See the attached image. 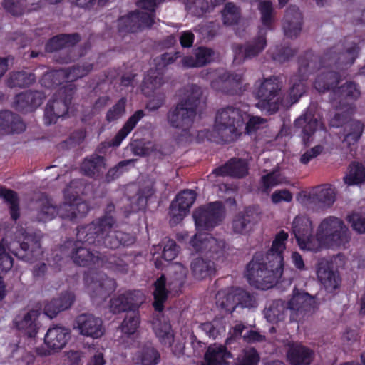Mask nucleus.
Returning a JSON list of instances; mask_svg holds the SVG:
<instances>
[{
  "label": "nucleus",
  "mask_w": 365,
  "mask_h": 365,
  "mask_svg": "<svg viewBox=\"0 0 365 365\" xmlns=\"http://www.w3.org/2000/svg\"><path fill=\"white\" fill-rule=\"evenodd\" d=\"M41 237L36 232L29 233L24 229L18 230L8 245L9 251L18 259L32 263L43 255Z\"/></svg>",
  "instance_id": "0eeeda50"
},
{
  "label": "nucleus",
  "mask_w": 365,
  "mask_h": 365,
  "mask_svg": "<svg viewBox=\"0 0 365 365\" xmlns=\"http://www.w3.org/2000/svg\"><path fill=\"white\" fill-rule=\"evenodd\" d=\"M267 31L264 28H259L255 36L245 43H237L232 46L234 63L241 64L245 61L258 56L266 48Z\"/></svg>",
  "instance_id": "f8f14e48"
},
{
  "label": "nucleus",
  "mask_w": 365,
  "mask_h": 365,
  "mask_svg": "<svg viewBox=\"0 0 365 365\" xmlns=\"http://www.w3.org/2000/svg\"><path fill=\"white\" fill-rule=\"evenodd\" d=\"M160 70L158 67L148 70L143 79V85L151 90L160 88L164 83L163 73Z\"/></svg>",
  "instance_id": "13d9d810"
},
{
  "label": "nucleus",
  "mask_w": 365,
  "mask_h": 365,
  "mask_svg": "<svg viewBox=\"0 0 365 365\" xmlns=\"http://www.w3.org/2000/svg\"><path fill=\"white\" fill-rule=\"evenodd\" d=\"M140 318L139 312L127 313L122 322L120 329L125 336H133L139 328Z\"/></svg>",
  "instance_id": "8fccbe9b"
},
{
  "label": "nucleus",
  "mask_w": 365,
  "mask_h": 365,
  "mask_svg": "<svg viewBox=\"0 0 365 365\" xmlns=\"http://www.w3.org/2000/svg\"><path fill=\"white\" fill-rule=\"evenodd\" d=\"M144 301V295L140 290L126 291L110 299V309L115 314L139 312Z\"/></svg>",
  "instance_id": "a211bd4d"
},
{
  "label": "nucleus",
  "mask_w": 365,
  "mask_h": 365,
  "mask_svg": "<svg viewBox=\"0 0 365 365\" xmlns=\"http://www.w3.org/2000/svg\"><path fill=\"white\" fill-rule=\"evenodd\" d=\"M98 267H104L114 272L125 274L128 271V264L116 255H101Z\"/></svg>",
  "instance_id": "37998d69"
},
{
  "label": "nucleus",
  "mask_w": 365,
  "mask_h": 365,
  "mask_svg": "<svg viewBox=\"0 0 365 365\" xmlns=\"http://www.w3.org/2000/svg\"><path fill=\"white\" fill-rule=\"evenodd\" d=\"M258 9L261 15V22L262 26L267 31L274 30L275 18L274 15L273 4L270 1L264 0L259 2Z\"/></svg>",
  "instance_id": "49530a36"
},
{
  "label": "nucleus",
  "mask_w": 365,
  "mask_h": 365,
  "mask_svg": "<svg viewBox=\"0 0 365 365\" xmlns=\"http://www.w3.org/2000/svg\"><path fill=\"white\" fill-rule=\"evenodd\" d=\"M145 115L143 110H136L130 115L115 137L109 143V146L118 147L128 135L135 128L138 122Z\"/></svg>",
  "instance_id": "4c0bfd02"
},
{
  "label": "nucleus",
  "mask_w": 365,
  "mask_h": 365,
  "mask_svg": "<svg viewBox=\"0 0 365 365\" xmlns=\"http://www.w3.org/2000/svg\"><path fill=\"white\" fill-rule=\"evenodd\" d=\"M26 129L20 116L9 110L0 111V132L4 134L21 133Z\"/></svg>",
  "instance_id": "473e14b6"
},
{
  "label": "nucleus",
  "mask_w": 365,
  "mask_h": 365,
  "mask_svg": "<svg viewBox=\"0 0 365 365\" xmlns=\"http://www.w3.org/2000/svg\"><path fill=\"white\" fill-rule=\"evenodd\" d=\"M63 83H69L67 80L66 71L65 69L55 70L44 74L41 79V83L46 88H55Z\"/></svg>",
  "instance_id": "3c124183"
},
{
  "label": "nucleus",
  "mask_w": 365,
  "mask_h": 365,
  "mask_svg": "<svg viewBox=\"0 0 365 365\" xmlns=\"http://www.w3.org/2000/svg\"><path fill=\"white\" fill-rule=\"evenodd\" d=\"M317 246L329 249H345L351 235L344 221L335 216H328L319 223L316 231Z\"/></svg>",
  "instance_id": "423d86ee"
},
{
  "label": "nucleus",
  "mask_w": 365,
  "mask_h": 365,
  "mask_svg": "<svg viewBox=\"0 0 365 365\" xmlns=\"http://www.w3.org/2000/svg\"><path fill=\"white\" fill-rule=\"evenodd\" d=\"M242 75L237 73L225 71L217 79L211 82L212 88L228 95H235L240 88Z\"/></svg>",
  "instance_id": "5701e85b"
},
{
  "label": "nucleus",
  "mask_w": 365,
  "mask_h": 365,
  "mask_svg": "<svg viewBox=\"0 0 365 365\" xmlns=\"http://www.w3.org/2000/svg\"><path fill=\"white\" fill-rule=\"evenodd\" d=\"M244 120L240 108L227 106L217 110L213 126V136L217 143L237 141L243 133Z\"/></svg>",
  "instance_id": "39448f33"
},
{
  "label": "nucleus",
  "mask_w": 365,
  "mask_h": 365,
  "mask_svg": "<svg viewBox=\"0 0 365 365\" xmlns=\"http://www.w3.org/2000/svg\"><path fill=\"white\" fill-rule=\"evenodd\" d=\"M287 356L292 365H309L312 361L313 351L302 344H292Z\"/></svg>",
  "instance_id": "e433bc0d"
},
{
  "label": "nucleus",
  "mask_w": 365,
  "mask_h": 365,
  "mask_svg": "<svg viewBox=\"0 0 365 365\" xmlns=\"http://www.w3.org/2000/svg\"><path fill=\"white\" fill-rule=\"evenodd\" d=\"M319 126V121L314 115L307 112L294 121V127L300 129V135L304 145H309Z\"/></svg>",
  "instance_id": "c756f323"
},
{
  "label": "nucleus",
  "mask_w": 365,
  "mask_h": 365,
  "mask_svg": "<svg viewBox=\"0 0 365 365\" xmlns=\"http://www.w3.org/2000/svg\"><path fill=\"white\" fill-rule=\"evenodd\" d=\"M303 25V16L299 7L289 6L285 11L283 21L284 35L290 38H297L301 33Z\"/></svg>",
  "instance_id": "4be33fe9"
},
{
  "label": "nucleus",
  "mask_w": 365,
  "mask_h": 365,
  "mask_svg": "<svg viewBox=\"0 0 365 365\" xmlns=\"http://www.w3.org/2000/svg\"><path fill=\"white\" fill-rule=\"evenodd\" d=\"M190 245L196 252H201L205 257L219 261L225 257L226 242L217 240L208 234L197 233L190 240Z\"/></svg>",
  "instance_id": "4468645a"
},
{
  "label": "nucleus",
  "mask_w": 365,
  "mask_h": 365,
  "mask_svg": "<svg viewBox=\"0 0 365 365\" xmlns=\"http://www.w3.org/2000/svg\"><path fill=\"white\" fill-rule=\"evenodd\" d=\"M160 359V354L154 347L148 345L143 346L140 354L143 365H156Z\"/></svg>",
  "instance_id": "69168bd1"
},
{
  "label": "nucleus",
  "mask_w": 365,
  "mask_h": 365,
  "mask_svg": "<svg viewBox=\"0 0 365 365\" xmlns=\"http://www.w3.org/2000/svg\"><path fill=\"white\" fill-rule=\"evenodd\" d=\"M127 100L125 97L120 98L106 113V120L111 123L120 119L125 113Z\"/></svg>",
  "instance_id": "680f3d73"
},
{
  "label": "nucleus",
  "mask_w": 365,
  "mask_h": 365,
  "mask_svg": "<svg viewBox=\"0 0 365 365\" xmlns=\"http://www.w3.org/2000/svg\"><path fill=\"white\" fill-rule=\"evenodd\" d=\"M93 245L96 247H104L103 243L96 244L89 243L83 239L78 237V232L76 233V240H68L67 246L68 251L69 258L73 262L80 267H98V262L101 261L100 255H96L88 248L84 246V244Z\"/></svg>",
  "instance_id": "ddd939ff"
},
{
  "label": "nucleus",
  "mask_w": 365,
  "mask_h": 365,
  "mask_svg": "<svg viewBox=\"0 0 365 365\" xmlns=\"http://www.w3.org/2000/svg\"><path fill=\"white\" fill-rule=\"evenodd\" d=\"M288 233L280 230L274 237L265 257L256 252L247 265L245 276L249 284L257 289H268L278 282L284 270V252Z\"/></svg>",
  "instance_id": "f03ea898"
},
{
  "label": "nucleus",
  "mask_w": 365,
  "mask_h": 365,
  "mask_svg": "<svg viewBox=\"0 0 365 365\" xmlns=\"http://www.w3.org/2000/svg\"><path fill=\"white\" fill-rule=\"evenodd\" d=\"M313 56V53L310 51L305 52L303 56L299 58V68L297 75L292 76L289 89V95L292 99L297 102L306 91V82L309 76L312 73L318 66L314 63L312 59L307 62V58ZM320 66H319V68Z\"/></svg>",
  "instance_id": "2eb2a0df"
},
{
  "label": "nucleus",
  "mask_w": 365,
  "mask_h": 365,
  "mask_svg": "<svg viewBox=\"0 0 365 365\" xmlns=\"http://www.w3.org/2000/svg\"><path fill=\"white\" fill-rule=\"evenodd\" d=\"M93 63H86L83 65H74L71 67L65 69L66 71L67 80H68L69 81L68 84H73V81L86 76L93 70Z\"/></svg>",
  "instance_id": "bf43d9fd"
},
{
  "label": "nucleus",
  "mask_w": 365,
  "mask_h": 365,
  "mask_svg": "<svg viewBox=\"0 0 365 365\" xmlns=\"http://www.w3.org/2000/svg\"><path fill=\"white\" fill-rule=\"evenodd\" d=\"M138 23H137L133 11L128 15L120 16L118 19V29L120 33H135L138 30Z\"/></svg>",
  "instance_id": "052dcab7"
},
{
  "label": "nucleus",
  "mask_w": 365,
  "mask_h": 365,
  "mask_svg": "<svg viewBox=\"0 0 365 365\" xmlns=\"http://www.w3.org/2000/svg\"><path fill=\"white\" fill-rule=\"evenodd\" d=\"M179 246L173 240H168L163 247L161 259L157 257L155 262V266L158 269H163L165 264L163 260L169 262L173 260L179 252Z\"/></svg>",
  "instance_id": "864d4df0"
},
{
  "label": "nucleus",
  "mask_w": 365,
  "mask_h": 365,
  "mask_svg": "<svg viewBox=\"0 0 365 365\" xmlns=\"http://www.w3.org/2000/svg\"><path fill=\"white\" fill-rule=\"evenodd\" d=\"M281 88L278 77L265 78L254 92L255 98L259 100L256 106L269 115L277 113L282 103Z\"/></svg>",
  "instance_id": "6e6552de"
},
{
  "label": "nucleus",
  "mask_w": 365,
  "mask_h": 365,
  "mask_svg": "<svg viewBox=\"0 0 365 365\" xmlns=\"http://www.w3.org/2000/svg\"><path fill=\"white\" fill-rule=\"evenodd\" d=\"M133 161V160H121L114 167L110 168L105 175V181L110 182L118 179L124 172L128 170L127 166Z\"/></svg>",
  "instance_id": "338daca9"
},
{
  "label": "nucleus",
  "mask_w": 365,
  "mask_h": 365,
  "mask_svg": "<svg viewBox=\"0 0 365 365\" xmlns=\"http://www.w3.org/2000/svg\"><path fill=\"white\" fill-rule=\"evenodd\" d=\"M292 231L294 235L299 247L302 250L316 251V237L313 235L312 222L305 215H297L292 224Z\"/></svg>",
  "instance_id": "dca6fc26"
},
{
  "label": "nucleus",
  "mask_w": 365,
  "mask_h": 365,
  "mask_svg": "<svg viewBox=\"0 0 365 365\" xmlns=\"http://www.w3.org/2000/svg\"><path fill=\"white\" fill-rule=\"evenodd\" d=\"M106 161L104 156L93 153L83 159L81 165V170L86 176L98 178L102 176L106 168Z\"/></svg>",
  "instance_id": "7c9ffc66"
},
{
  "label": "nucleus",
  "mask_w": 365,
  "mask_h": 365,
  "mask_svg": "<svg viewBox=\"0 0 365 365\" xmlns=\"http://www.w3.org/2000/svg\"><path fill=\"white\" fill-rule=\"evenodd\" d=\"M78 333L93 339L101 338L105 333V328L101 318L91 314H81L75 320V327Z\"/></svg>",
  "instance_id": "aec40b11"
},
{
  "label": "nucleus",
  "mask_w": 365,
  "mask_h": 365,
  "mask_svg": "<svg viewBox=\"0 0 365 365\" xmlns=\"http://www.w3.org/2000/svg\"><path fill=\"white\" fill-rule=\"evenodd\" d=\"M288 311H289V308H288L285 300L276 299L266 309L264 314L269 322L274 323L283 321Z\"/></svg>",
  "instance_id": "a18cd8bd"
},
{
  "label": "nucleus",
  "mask_w": 365,
  "mask_h": 365,
  "mask_svg": "<svg viewBox=\"0 0 365 365\" xmlns=\"http://www.w3.org/2000/svg\"><path fill=\"white\" fill-rule=\"evenodd\" d=\"M349 175L344 178L347 185H357L365 181V167L359 163L354 162L350 166Z\"/></svg>",
  "instance_id": "6e6d98bb"
},
{
  "label": "nucleus",
  "mask_w": 365,
  "mask_h": 365,
  "mask_svg": "<svg viewBox=\"0 0 365 365\" xmlns=\"http://www.w3.org/2000/svg\"><path fill=\"white\" fill-rule=\"evenodd\" d=\"M166 277L162 274L154 282V291L153 307L156 312H162L164 309V304L168 297V291L166 289Z\"/></svg>",
  "instance_id": "79ce46f5"
},
{
  "label": "nucleus",
  "mask_w": 365,
  "mask_h": 365,
  "mask_svg": "<svg viewBox=\"0 0 365 365\" xmlns=\"http://www.w3.org/2000/svg\"><path fill=\"white\" fill-rule=\"evenodd\" d=\"M237 288L220 290L217 292V304L226 313L232 314L237 307Z\"/></svg>",
  "instance_id": "c03bdc74"
},
{
  "label": "nucleus",
  "mask_w": 365,
  "mask_h": 365,
  "mask_svg": "<svg viewBox=\"0 0 365 365\" xmlns=\"http://www.w3.org/2000/svg\"><path fill=\"white\" fill-rule=\"evenodd\" d=\"M35 75L27 71H15L10 74L7 80V86L9 88L29 87L35 82Z\"/></svg>",
  "instance_id": "09e8293b"
},
{
  "label": "nucleus",
  "mask_w": 365,
  "mask_h": 365,
  "mask_svg": "<svg viewBox=\"0 0 365 365\" xmlns=\"http://www.w3.org/2000/svg\"><path fill=\"white\" fill-rule=\"evenodd\" d=\"M197 194L192 190H184L179 192L170 205V222L178 224L189 213L196 200Z\"/></svg>",
  "instance_id": "6ab92c4d"
},
{
  "label": "nucleus",
  "mask_w": 365,
  "mask_h": 365,
  "mask_svg": "<svg viewBox=\"0 0 365 365\" xmlns=\"http://www.w3.org/2000/svg\"><path fill=\"white\" fill-rule=\"evenodd\" d=\"M202 91L197 85L190 87V93L168 111L166 118L173 128L187 131L192 127L200 103Z\"/></svg>",
  "instance_id": "20e7f679"
},
{
  "label": "nucleus",
  "mask_w": 365,
  "mask_h": 365,
  "mask_svg": "<svg viewBox=\"0 0 365 365\" xmlns=\"http://www.w3.org/2000/svg\"><path fill=\"white\" fill-rule=\"evenodd\" d=\"M0 197L9 205V212L13 220L16 221L20 217L19 200L17 193L4 187L0 188Z\"/></svg>",
  "instance_id": "de8ad7c7"
},
{
  "label": "nucleus",
  "mask_w": 365,
  "mask_h": 365,
  "mask_svg": "<svg viewBox=\"0 0 365 365\" xmlns=\"http://www.w3.org/2000/svg\"><path fill=\"white\" fill-rule=\"evenodd\" d=\"M312 297L307 292H300L297 289L293 291L292 297L287 302L290 312V319L298 321L312 309Z\"/></svg>",
  "instance_id": "412c9836"
},
{
  "label": "nucleus",
  "mask_w": 365,
  "mask_h": 365,
  "mask_svg": "<svg viewBox=\"0 0 365 365\" xmlns=\"http://www.w3.org/2000/svg\"><path fill=\"white\" fill-rule=\"evenodd\" d=\"M39 315V310L31 309L24 315L18 314L13 322L17 329L23 331L28 337L34 338L38 331L37 320Z\"/></svg>",
  "instance_id": "393cba45"
},
{
  "label": "nucleus",
  "mask_w": 365,
  "mask_h": 365,
  "mask_svg": "<svg viewBox=\"0 0 365 365\" xmlns=\"http://www.w3.org/2000/svg\"><path fill=\"white\" fill-rule=\"evenodd\" d=\"M352 37L346 36L336 45L327 49L324 54L319 57L313 53V56L308 57L307 62L313 60L319 68L315 70L324 68L316 77L314 82V88L319 93L331 91L332 96L333 89L338 86L341 79V75L337 71H344L351 66L358 58L360 52L359 44L361 41L352 40Z\"/></svg>",
  "instance_id": "f257e3e1"
},
{
  "label": "nucleus",
  "mask_w": 365,
  "mask_h": 365,
  "mask_svg": "<svg viewBox=\"0 0 365 365\" xmlns=\"http://www.w3.org/2000/svg\"><path fill=\"white\" fill-rule=\"evenodd\" d=\"M192 217L198 232L211 231L222 222L225 207L220 201L209 202L196 208Z\"/></svg>",
  "instance_id": "9d476101"
},
{
  "label": "nucleus",
  "mask_w": 365,
  "mask_h": 365,
  "mask_svg": "<svg viewBox=\"0 0 365 365\" xmlns=\"http://www.w3.org/2000/svg\"><path fill=\"white\" fill-rule=\"evenodd\" d=\"M248 173L247 163L239 158H232L224 165L215 168L212 174L216 176H230L236 178H242Z\"/></svg>",
  "instance_id": "b1692460"
},
{
  "label": "nucleus",
  "mask_w": 365,
  "mask_h": 365,
  "mask_svg": "<svg viewBox=\"0 0 365 365\" xmlns=\"http://www.w3.org/2000/svg\"><path fill=\"white\" fill-rule=\"evenodd\" d=\"M233 357L232 353L225 345L214 344L208 346L205 355L202 365H222L227 359Z\"/></svg>",
  "instance_id": "c9c22d12"
},
{
  "label": "nucleus",
  "mask_w": 365,
  "mask_h": 365,
  "mask_svg": "<svg viewBox=\"0 0 365 365\" xmlns=\"http://www.w3.org/2000/svg\"><path fill=\"white\" fill-rule=\"evenodd\" d=\"M258 220L259 215L256 208L253 206L247 207L235 217L232 221L233 231L235 233L245 234Z\"/></svg>",
  "instance_id": "cd10ccee"
},
{
  "label": "nucleus",
  "mask_w": 365,
  "mask_h": 365,
  "mask_svg": "<svg viewBox=\"0 0 365 365\" xmlns=\"http://www.w3.org/2000/svg\"><path fill=\"white\" fill-rule=\"evenodd\" d=\"M187 272V269L185 267L181 264H178L173 276L168 282L170 289L176 293L181 292V289L185 283Z\"/></svg>",
  "instance_id": "5fc2aeb1"
},
{
  "label": "nucleus",
  "mask_w": 365,
  "mask_h": 365,
  "mask_svg": "<svg viewBox=\"0 0 365 365\" xmlns=\"http://www.w3.org/2000/svg\"><path fill=\"white\" fill-rule=\"evenodd\" d=\"M76 90L74 84H66L53 95L44 111V123L46 125L56 123L59 118L67 115Z\"/></svg>",
  "instance_id": "1a4fd4ad"
},
{
  "label": "nucleus",
  "mask_w": 365,
  "mask_h": 365,
  "mask_svg": "<svg viewBox=\"0 0 365 365\" xmlns=\"http://www.w3.org/2000/svg\"><path fill=\"white\" fill-rule=\"evenodd\" d=\"M70 336L69 329L56 326L48 329L44 337V343L49 349L56 352L66 346Z\"/></svg>",
  "instance_id": "bb28decb"
},
{
  "label": "nucleus",
  "mask_w": 365,
  "mask_h": 365,
  "mask_svg": "<svg viewBox=\"0 0 365 365\" xmlns=\"http://www.w3.org/2000/svg\"><path fill=\"white\" fill-rule=\"evenodd\" d=\"M361 95L359 86L353 81H347L341 86H336L333 89L332 96L330 97L331 101H338L341 103L344 100H356Z\"/></svg>",
  "instance_id": "ea45409f"
},
{
  "label": "nucleus",
  "mask_w": 365,
  "mask_h": 365,
  "mask_svg": "<svg viewBox=\"0 0 365 365\" xmlns=\"http://www.w3.org/2000/svg\"><path fill=\"white\" fill-rule=\"evenodd\" d=\"M115 213L114 204L108 203L103 216L89 224L78 227V237L89 243H103L106 248L112 250L133 245L136 238L133 234L117 229Z\"/></svg>",
  "instance_id": "7ed1b4c3"
},
{
  "label": "nucleus",
  "mask_w": 365,
  "mask_h": 365,
  "mask_svg": "<svg viewBox=\"0 0 365 365\" xmlns=\"http://www.w3.org/2000/svg\"><path fill=\"white\" fill-rule=\"evenodd\" d=\"M304 197L309 203L319 208H324L334 204L335 192L331 185H324L314 188L308 194L304 195Z\"/></svg>",
  "instance_id": "a878e982"
},
{
  "label": "nucleus",
  "mask_w": 365,
  "mask_h": 365,
  "mask_svg": "<svg viewBox=\"0 0 365 365\" xmlns=\"http://www.w3.org/2000/svg\"><path fill=\"white\" fill-rule=\"evenodd\" d=\"M81 40V36L78 33L58 34L47 41L45 50L48 53H53L63 48L73 47Z\"/></svg>",
  "instance_id": "2f4dec72"
},
{
  "label": "nucleus",
  "mask_w": 365,
  "mask_h": 365,
  "mask_svg": "<svg viewBox=\"0 0 365 365\" xmlns=\"http://www.w3.org/2000/svg\"><path fill=\"white\" fill-rule=\"evenodd\" d=\"M317 274L327 292H332L339 287L341 284L339 273L338 271L333 270L330 265H320L317 269Z\"/></svg>",
  "instance_id": "f704fd0d"
},
{
  "label": "nucleus",
  "mask_w": 365,
  "mask_h": 365,
  "mask_svg": "<svg viewBox=\"0 0 365 365\" xmlns=\"http://www.w3.org/2000/svg\"><path fill=\"white\" fill-rule=\"evenodd\" d=\"M155 334L161 344L164 346L170 347L174 341V335L173 334L170 324L165 323L160 324L159 327L155 328Z\"/></svg>",
  "instance_id": "e2e57ef3"
},
{
  "label": "nucleus",
  "mask_w": 365,
  "mask_h": 365,
  "mask_svg": "<svg viewBox=\"0 0 365 365\" xmlns=\"http://www.w3.org/2000/svg\"><path fill=\"white\" fill-rule=\"evenodd\" d=\"M199 327L207 336L213 339H216L222 331H225V327L217 320L202 323Z\"/></svg>",
  "instance_id": "774afa93"
},
{
  "label": "nucleus",
  "mask_w": 365,
  "mask_h": 365,
  "mask_svg": "<svg viewBox=\"0 0 365 365\" xmlns=\"http://www.w3.org/2000/svg\"><path fill=\"white\" fill-rule=\"evenodd\" d=\"M221 15L225 25H237L241 19V9L233 2H227L221 11Z\"/></svg>",
  "instance_id": "603ef678"
},
{
  "label": "nucleus",
  "mask_w": 365,
  "mask_h": 365,
  "mask_svg": "<svg viewBox=\"0 0 365 365\" xmlns=\"http://www.w3.org/2000/svg\"><path fill=\"white\" fill-rule=\"evenodd\" d=\"M81 183L79 180H73L64 189L65 202L61 205L60 210L61 218L73 221L77 217H84L88 212V204L81 200L79 191L75 190Z\"/></svg>",
  "instance_id": "9b49d317"
},
{
  "label": "nucleus",
  "mask_w": 365,
  "mask_h": 365,
  "mask_svg": "<svg viewBox=\"0 0 365 365\" xmlns=\"http://www.w3.org/2000/svg\"><path fill=\"white\" fill-rule=\"evenodd\" d=\"M67 258H69V256L66 240L62 245L52 249L50 253L47 254L46 260L53 272H57L61 271Z\"/></svg>",
  "instance_id": "a19ab883"
},
{
  "label": "nucleus",
  "mask_w": 365,
  "mask_h": 365,
  "mask_svg": "<svg viewBox=\"0 0 365 365\" xmlns=\"http://www.w3.org/2000/svg\"><path fill=\"white\" fill-rule=\"evenodd\" d=\"M84 282L91 292V297L106 298L114 292L117 287L114 279L108 277L101 272H86L83 277Z\"/></svg>",
  "instance_id": "f3484780"
},
{
  "label": "nucleus",
  "mask_w": 365,
  "mask_h": 365,
  "mask_svg": "<svg viewBox=\"0 0 365 365\" xmlns=\"http://www.w3.org/2000/svg\"><path fill=\"white\" fill-rule=\"evenodd\" d=\"M346 220L356 232L365 233V211L354 212L347 216Z\"/></svg>",
  "instance_id": "0e129e2a"
},
{
  "label": "nucleus",
  "mask_w": 365,
  "mask_h": 365,
  "mask_svg": "<svg viewBox=\"0 0 365 365\" xmlns=\"http://www.w3.org/2000/svg\"><path fill=\"white\" fill-rule=\"evenodd\" d=\"M364 125L359 120L354 119L349 121L344 129H341L339 135L343 143L350 147L358 143L364 132Z\"/></svg>",
  "instance_id": "58836bf2"
},
{
  "label": "nucleus",
  "mask_w": 365,
  "mask_h": 365,
  "mask_svg": "<svg viewBox=\"0 0 365 365\" xmlns=\"http://www.w3.org/2000/svg\"><path fill=\"white\" fill-rule=\"evenodd\" d=\"M192 274L196 279H204L215 274L216 268L214 260L207 257L195 258L190 264Z\"/></svg>",
  "instance_id": "72a5a7b5"
},
{
  "label": "nucleus",
  "mask_w": 365,
  "mask_h": 365,
  "mask_svg": "<svg viewBox=\"0 0 365 365\" xmlns=\"http://www.w3.org/2000/svg\"><path fill=\"white\" fill-rule=\"evenodd\" d=\"M61 205L57 207L53 205L49 200H46L41 205V207L38 211L37 218L39 221L46 222L50 221L55 217L56 215H59L61 217L60 210Z\"/></svg>",
  "instance_id": "4d7b16f0"
},
{
  "label": "nucleus",
  "mask_w": 365,
  "mask_h": 365,
  "mask_svg": "<svg viewBox=\"0 0 365 365\" xmlns=\"http://www.w3.org/2000/svg\"><path fill=\"white\" fill-rule=\"evenodd\" d=\"M75 301V295L71 292H62L58 297L53 298L44 304L43 312L49 318L53 319L57 314L69 309Z\"/></svg>",
  "instance_id": "c85d7f7f"
}]
</instances>
